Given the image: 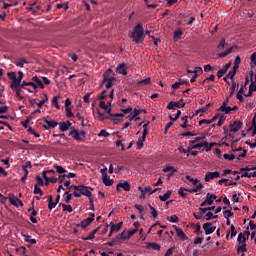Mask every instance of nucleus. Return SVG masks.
<instances>
[{
	"label": "nucleus",
	"mask_w": 256,
	"mask_h": 256,
	"mask_svg": "<svg viewBox=\"0 0 256 256\" xmlns=\"http://www.w3.org/2000/svg\"><path fill=\"white\" fill-rule=\"evenodd\" d=\"M129 37L136 44L143 43V41H145V29H143V23H138L133 31H129Z\"/></svg>",
	"instance_id": "1"
},
{
	"label": "nucleus",
	"mask_w": 256,
	"mask_h": 256,
	"mask_svg": "<svg viewBox=\"0 0 256 256\" xmlns=\"http://www.w3.org/2000/svg\"><path fill=\"white\" fill-rule=\"evenodd\" d=\"M89 189H91V187L82 184L80 185V189L78 190V192L74 191L72 195H74V197L76 198H80L81 195H83L84 197H88V199H90L91 197H93V193H91Z\"/></svg>",
	"instance_id": "2"
},
{
	"label": "nucleus",
	"mask_w": 256,
	"mask_h": 256,
	"mask_svg": "<svg viewBox=\"0 0 256 256\" xmlns=\"http://www.w3.org/2000/svg\"><path fill=\"white\" fill-rule=\"evenodd\" d=\"M70 135L73 139H75V141H84L85 140V137L87 135V133H85L84 130H81L79 132V130L73 128L71 131H70Z\"/></svg>",
	"instance_id": "3"
},
{
	"label": "nucleus",
	"mask_w": 256,
	"mask_h": 256,
	"mask_svg": "<svg viewBox=\"0 0 256 256\" xmlns=\"http://www.w3.org/2000/svg\"><path fill=\"white\" fill-rule=\"evenodd\" d=\"M176 107L177 109H183V107H185V102H183V98H181L179 101H170L167 104L166 109H168L169 111H172Z\"/></svg>",
	"instance_id": "4"
},
{
	"label": "nucleus",
	"mask_w": 256,
	"mask_h": 256,
	"mask_svg": "<svg viewBox=\"0 0 256 256\" xmlns=\"http://www.w3.org/2000/svg\"><path fill=\"white\" fill-rule=\"evenodd\" d=\"M43 121L45 122V124L42 125V127L46 130L49 129H55V127H57V125H59V123L53 119H48L47 117L43 118Z\"/></svg>",
	"instance_id": "5"
},
{
	"label": "nucleus",
	"mask_w": 256,
	"mask_h": 256,
	"mask_svg": "<svg viewBox=\"0 0 256 256\" xmlns=\"http://www.w3.org/2000/svg\"><path fill=\"white\" fill-rule=\"evenodd\" d=\"M231 133H237L240 129H243V122L241 120H235L232 124L229 125Z\"/></svg>",
	"instance_id": "6"
},
{
	"label": "nucleus",
	"mask_w": 256,
	"mask_h": 256,
	"mask_svg": "<svg viewBox=\"0 0 256 256\" xmlns=\"http://www.w3.org/2000/svg\"><path fill=\"white\" fill-rule=\"evenodd\" d=\"M8 200L11 205L14 207H23V201H21L19 198L15 197V194H9Z\"/></svg>",
	"instance_id": "7"
},
{
	"label": "nucleus",
	"mask_w": 256,
	"mask_h": 256,
	"mask_svg": "<svg viewBox=\"0 0 256 256\" xmlns=\"http://www.w3.org/2000/svg\"><path fill=\"white\" fill-rule=\"evenodd\" d=\"M121 189H123L124 191H131V184L129 183V181H124L121 180L117 186H116V191H121Z\"/></svg>",
	"instance_id": "8"
},
{
	"label": "nucleus",
	"mask_w": 256,
	"mask_h": 256,
	"mask_svg": "<svg viewBox=\"0 0 256 256\" xmlns=\"http://www.w3.org/2000/svg\"><path fill=\"white\" fill-rule=\"evenodd\" d=\"M203 230L205 231V235H211L215 233L216 226H213V223L207 222L202 225Z\"/></svg>",
	"instance_id": "9"
},
{
	"label": "nucleus",
	"mask_w": 256,
	"mask_h": 256,
	"mask_svg": "<svg viewBox=\"0 0 256 256\" xmlns=\"http://www.w3.org/2000/svg\"><path fill=\"white\" fill-rule=\"evenodd\" d=\"M28 213H31L30 215V221L31 223H38L37 221V210L35 209V201H32V207L28 209Z\"/></svg>",
	"instance_id": "10"
},
{
	"label": "nucleus",
	"mask_w": 256,
	"mask_h": 256,
	"mask_svg": "<svg viewBox=\"0 0 256 256\" xmlns=\"http://www.w3.org/2000/svg\"><path fill=\"white\" fill-rule=\"evenodd\" d=\"M219 177H221V173H219V172H207L205 174L204 179H205L206 183H209V181H211V179H217Z\"/></svg>",
	"instance_id": "11"
},
{
	"label": "nucleus",
	"mask_w": 256,
	"mask_h": 256,
	"mask_svg": "<svg viewBox=\"0 0 256 256\" xmlns=\"http://www.w3.org/2000/svg\"><path fill=\"white\" fill-rule=\"evenodd\" d=\"M111 75L115 77V73H113V69L109 68L103 74V80L101 82V85H105V83L107 82V79H111L112 77Z\"/></svg>",
	"instance_id": "12"
},
{
	"label": "nucleus",
	"mask_w": 256,
	"mask_h": 256,
	"mask_svg": "<svg viewBox=\"0 0 256 256\" xmlns=\"http://www.w3.org/2000/svg\"><path fill=\"white\" fill-rule=\"evenodd\" d=\"M230 67H231V62H228L225 64V66L222 67V69H219L217 71L218 79H221V77H223V75H225V73H227V71H229Z\"/></svg>",
	"instance_id": "13"
},
{
	"label": "nucleus",
	"mask_w": 256,
	"mask_h": 256,
	"mask_svg": "<svg viewBox=\"0 0 256 256\" xmlns=\"http://www.w3.org/2000/svg\"><path fill=\"white\" fill-rule=\"evenodd\" d=\"M125 67H127V64L125 63L118 64L116 67V73H119V75H127V69Z\"/></svg>",
	"instance_id": "14"
},
{
	"label": "nucleus",
	"mask_w": 256,
	"mask_h": 256,
	"mask_svg": "<svg viewBox=\"0 0 256 256\" xmlns=\"http://www.w3.org/2000/svg\"><path fill=\"white\" fill-rule=\"evenodd\" d=\"M175 231L178 235V237L182 240V241H187V239H189V237L187 236V234L185 232H183V230L177 226H175Z\"/></svg>",
	"instance_id": "15"
},
{
	"label": "nucleus",
	"mask_w": 256,
	"mask_h": 256,
	"mask_svg": "<svg viewBox=\"0 0 256 256\" xmlns=\"http://www.w3.org/2000/svg\"><path fill=\"white\" fill-rule=\"evenodd\" d=\"M215 199H217V195L211 194V193L206 194L205 201H206L207 205H213V201H215Z\"/></svg>",
	"instance_id": "16"
},
{
	"label": "nucleus",
	"mask_w": 256,
	"mask_h": 256,
	"mask_svg": "<svg viewBox=\"0 0 256 256\" xmlns=\"http://www.w3.org/2000/svg\"><path fill=\"white\" fill-rule=\"evenodd\" d=\"M90 223H93V218H86L80 222L79 226L82 227V229H87Z\"/></svg>",
	"instance_id": "17"
},
{
	"label": "nucleus",
	"mask_w": 256,
	"mask_h": 256,
	"mask_svg": "<svg viewBox=\"0 0 256 256\" xmlns=\"http://www.w3.org/2000/svg\"><path fill=\"white\" fill-rule=\"evenodd\" d=\"M163 172L164 173H169L170 172L168 176L173 177V174L177 173V169L173 166H167V167L163 168Z\"/></svg>",
	"instance_id": "18"
},
{
	"label": "nucleus",
	"mask_w": 256,
	"mask_h": 256,
	"mask_svg": "<svg viewBox=\"0 0 256 256\" xmlns=\"http://www.w3.org/2000/svg\"><path fill=\"white\" fill-rule=\"evenodd\" d=\"M241 246L238 247L237 253H247V239L244 238Z\"/></svg>",
	"instance_id": "19"
},
{
	"label": "nucleus",
	"mask_w": 256,
	"mask_h": 256,
	"mask_svg": "<svg viewBox=\"0 0 256 256\" xmlns=\"http://www.w3.org/2000/svg\"><path fill=\"white\" fill-rule=\"evenodd\" d=\"M115 81H117V78H115V76H111L110 78H108L104 83L106 89H111V87H113V82Z\"/></svg>",
	"instance_id": "20"
},
{
	"label": "nucleus",
	"mask_w": 256,
	"mask_h": 256,
	"mask_svg": "<svg viewBox=\"0 0 256 256\" xmlns=\"http://www.w3.org/2000/svg\"><path fill=\"white\" fill-rule=\"evenodd\" d=\"M55 207H57L56 202H53V196L49 195L48 196V209L49 211H53V209H55Z\"/></svg>",
	"instance_id": "21"
},
{
	"label": "nucleus",
	"mask_w": 256,
	"mask_h": 256,
	"mask_svg": "<svg viewBox=\"0 0 256 256\" xmlns=\"http://www.w3.org/2000/svg\"><path fill=\"white\" fill-rule=\"evenodd\" d=\"M147 249H153V251H161V246L155 242H149L147 244Z\"/></svg>",
	"instance_id": "22"
},
{
	"label": "nucleus",
	"mask_w": 256,
	"mask_h": 256,
	"mask_svg": "<svg viewBox=\"0 0 256 256\" xmlns=\"http://www.w3.org/2000/svg\"><path fill=\"white\" fill-rule=\"evenodd\" d=\"M32 81L35 83V85H37V88L39 87L40 89H45V85L39 79V77H37V76L32 77Z\"/></svg>",
	"instance_id": "23"
},
{
	"label": "nucleus",
	"mask_w": 256,
	"mask_h": 256,
	"mask_svg": "<svg viewBox=\"0 0 256 256\" xmlns=\"http://www.w3.org/2000/svg\"><path fill=\"white\" fill-rule=\"evenodd\" d=\"M10 89H12L13 91H15V93H18V94H19V93H21V89H25V87H23L22 84L16 85V84L11 83Z\"/></svg>",
	"instance_id": "24"
},
{
	"label": "nucleus",
	"mask_w": 256,
	"mask_h": 256,
	"mask_svg": "<svg viewBox=\"0 0 256 256\" xmlns=\"http://www.w3.org/2000/svg\"><path fill=\"white\" fill-rule=\"evenodd\" d=\"M171 195H173V191L168 190L164 195H162V196L160 195V196H159V199H160V201L165 202V201H167L168 199H170Z\"/></svg>",
	"instance_id": "25"
},
{
	"label": "nucleus",
	"mask_w": 256,
	"mask_h": 256,
	"mask_svg": "<svg viewBox=\"0 0 256 256\" xmlns=\"http://www.w3.org/2000/svg\"><path fill=\"white\" fill-rule=\"evenodd\" d=\"M182 35H183V30L181 29H178L174 32L173 40L175 41V43H177V41L181 39Z\"/></svg>",
	"instance_id": "26"
},
{
	"label": "nucleus",
	"mask_w": 256,
	"mask_h": 256,
	"mask_svg": "<svg viewBox=\"0 0 256 256\" xmlns=\"http://www.w3.org/2000/svg\"><path fill=\"white\" fill-rule=\"evenodd\" d=\"M233 49H234L233 46L230 47V48L227 49L226 51H224V52L218 54V57H219L220 59H223L224 57H227V55H231V53H233Z\"/></svg>",
	"instance_id": "27"
},
{
	"label": "nucleus",
	"mask_w": 256,
	"mask_h": 256,
	"mask_svg": "<svg viewBox=\"0 0 256 256\" xmlns=\"http://www.w3.org/2000/svg\"><path fill=\"white\" fill-rule=\"evenodd\" d=\"M157 191H159V188L153 189L151 188V186L145 187L144 190H142V193H145L147 195V193H149L150 195H153V193H157Z\"/></svg>",
	"instance_id": "28"
},
{
	"label": "nucleus",
	"mask_w": 256,
	"mask_h": 256,
	"mask_svg": "<svg viewBox=\"0 0 256 256\" xmlns=\"http://www.w3.org/2000/svg\"><path fill=\"white\" fill-rule=\"evenodd\" d=\"M102 181L106 187H111L113 185L114 181L109 176L103 177Z\"/></svg>",
	"instance_id": "29"
},
{
	"label": "nucleus",
	"mask_w": 256,
	"mask_h": 256,
	"mask_svg": "<svg viewBox=\"0 0 256 256\" xmlns=\"http://www.w3.org/2000/svg\"><path fill=\"white\" fill-rule=\"evenodd\" d=\"M59 206L62 207L64 212L67 211L68 213H73V206L70 204L66 205L64 203H60Z\"/></svg>",
	"instance_id": "30"
},
{
	"label": "nucleus",
	"mask_w": 256,
	"mask_h": 256,
	"mask_svg": "<svg viewBox=\"0 0 256 256\" xmlns=\"http://www.w3.org/2000/svg\"><path fill=\"white\" fill-rule=\"evenodd\" d=\"M244 86H241L237 95H236V98L238 99V101H240V103H243V101H245V98H243V91H244Z\"/></svg>",
	"instance_id": "31"
},
{
	"label": "nucleus",
	"mask_w": 256,
	"mask_h": 256,
	"mask_svg": "<svg viewBox=\"0 0 256 256\" xmlns=\"http://www.w3.org/2000/svg\"><path fill=\"white\" fill-rule=\"evenodd\" d=\"M23 77H24L23 71H19V72H18V77L16 78L14 84H16V85H22V84H21V81H23Z\"/></svg>",
	"instance_id": "32"
},
{
	"label": "nucleus",
	"mask_w": 256,
	"mask_h": 256,
	"mask_svg": "<svg viewBox=\"0 0 256 256\" xmlns=\"http://www.w3.org/2000/svg\"><path fill=\"white\" fill-rule=\"evenodd\" d=\"M116 239H120L121 241H127L129 239V235L127 231H123Z\"/></svg>",
	"instance_id": "33"
},
{
	"label": "nucleus",
	"mask_w": 256,
	"mask_h": 256,
	"mask_svg": "<svg viewBox=\"0 0 256 256\" xmlns=\"http://www.w3.org/2000/svg\"><path fill=\"white\" fill-rule=\"evenodd\" d=\"M218 111L226 113V115H229V113H231V106H220Z\"/></svg>",
	"instance_id": "34"
},
{
	"label": "nucleus",
	"mask_w": 256,
	"mask_h": 256,
	"mask_svg": "<svg viewBox=\"0 0 256 256\" xmlns=\"http://www.w3.org/2000/svg\"><path fill=\"white\" fill-rule=\"evenodd\" d=\"M226 45H227V42L225 41V38H222L217 46L218 51H223Z\"/></svg>",
	"instance_id": "35"
},
{
	"label": "nucleus",
	"mask_w": 256,
	"mask_h": 256,
	"mask_svg": "<svg viewBox=\"0 0 256 256\" xmlns=\"http://www.w3.org/2000/svg\"><path fill=\"white\" fill-rule=\"evenodd\" d=\"M47 101H49V97L47 96V94H44V99H42L40 102L36 103V105H37V107H39V109H41V107H43V105L46 104Z\"/></svg>",
	"instance_id": "36"
},
{
	"label": "nucleus",
	"mask_w": 256,
	"mask_h": 256,
	"mask_svg": "<svg viewBox=\"0 0 256 256\" xmlns=\"http://www.w3.org/2000/svg\"><path fill=\"white\" fill-rule=\"evenodd\" d=\"M217 215H213L212 212H208L206 213L205 216H203V219H205L206 221H211V219H217Z\"/></svg>",
	"instance_id": "37"
},
{
	"label": "nucleus",
	"mask_w": 256,
	"mask_h": 256,
	"mask_svg": "<svg viewBox=\"0 0 256 256\" xmlns=\"http://www.w3.org/2000/svg\"><path fill=\"white\" fill-rule=\"evenodd\" d=\"M54 169L56 170V173H59L60 175H63V173H67V170L59 165H54Z\"/></svg>",
	"instance_id": "38"
},
{
	"label": "nucleus",
	"mask_w": 256,
	"mask_h": 256,
	"mask_svg": "<svg viewBox=\"0 0 256 256\" xmlns=\"http://www.w3.org/2000/svg\"><path fill=\"white\" fill-rule=\"evenodd\" d=\"M151 83V78L150 77H147L146 79H143V80H140L138 82V85L140 87H143L144 85H149Z\"/></svg>",
	"instance_id": "39"
},
{
	"label": "nucleus",
	"mask_w": 256,
	"mask_h": 256,
	"mask_svg": "<svg viewBox=\"0 0 256 256\" xmlns=\"http://www.w3.org/2000/svg\"><path fill=\"white\" fill-rule=\"evenodd\" d=\"M148 207H149V209L151 211L152 217L154 219H157V217H159V214L157 213V210L153 206H151V204H148Z\"/></svg>",
	"instance_id": "40"
},
{
	"label": "nucleus",
	"mask_w": 256,
	"mask_h": 256,
	"mask_svg": "<svg viewBox=\"0 0 256 256\" xmlns=\"http://www.w3.org/2000/svg\"><path fill=\"white\" fill-rule=\"evenodd\" d=\"M97 113H98V119H99L100 121H105V119H111V117H109V116L103 114V112H101V110H98Z\"/></svg>",
	"instance_id": "41"
},
{
	"label": "nucleus",
	"mask_w": 256,
	"mask_h": 256,
	"mask_svg": "<svg viewBox=\"0 0 256 256\" xmlns=\"http://www.w3.org/2000/svg\"><path fill=\"white\" fill-rule=\"evenodd\" d=\"M34 195H39L40 197H43V190L40 189L39 186L34 185Z\"/></svg>",
	"instance_id": "42"
},
{
	"label": "nucleus",
	"mask_w": 256,
	"mask_h": 256,
	"mask_svg": "<svg viewBox=\"0 0 256 256\" xmlns=\"http://www.w3.org/2000/svg\"><path fill=\"white\" fill-rule=\"evenodd\" d=\"M37 187H43L45 185V182H43V178L40 176L35 177Z\"/></svg>",
	"instance_id": "43"
},
{
	"label": "nucleus",
	"mask_w": 256,
	"mask_h": 256,
	"mask_svg": "<svg viewBox=\"0 0 256 256\" xmlns=\"http://www.w3.org/2000/svg\"><path fill=\"white\" fill-rule=\"evenodd\" d=\"M236 88H237V82H235V80H233L232 84H231V87H230L229 97H233V93H235Z\"/></svg>",
	"instance_id": "44"
},
{
	"label": "nucleus",
	"mask_w": 256,
	"mask_h": 256,
	"mask_svg": "<svg viewBox=\"0 0 256 256\" xmlns=\"http://www.w3.org/2000/svg\"><path fill=\"white\" fill-rule=\"evenodd\" d=\"M25 63H28L27 62V59L25 58H20L18 61H16L15 65L17 67H24Z\"/></svg>",
	"instance_id": "45"
},
{
	"label": "nucleus",
	"mask_w": 256,
	"mask_h": 256,
	"mask_svg": "<svg viewBox=\"0 0 256 256\" xmlns=\"http://www.w3.org/2000/svg\"><path fill=\"white\" fill-rule=\"evenodd\" d=\"M22 87H32L34 89H37V84H35L34 82H22Z\"/></svg>",
	"instance_id": "46"
},
{
	"label": "nucleus",
	"mask_w": 256,
	"mask_h": 256,
	"mask_svg": "<svg viewBox=\"0 0 256 256\" xmlns=\"http://www.w3.org/2000/svg\"><path fill=\"white\" fill-rule=\"evenodd\" d=\"M203 147H204L206 153H209V151H211V149H213V144H209V142L204 141Z\"/></svg>",
	"instance_id": "47"
},
{
	"label": "nucleus",
	"mask_w": 256,
	"mask_h": 256,
	"mask_svg": "<svg viewBox=\"0 0 256 256\" xmlns=\"http://www.w3.org/2000/svg\"><path fill=\"white\" fill-rule=\"evenodd\" d=\"M167 221H170V223H179V217L177 215H172L167 217Z\"/></svg>",
	"instance_id": "48"
},
{
	"label": "nucleus",
	"mask_w": 256,
	"mask_h": 256,
	"mask_svg": "<svg viewBox=\"0 0 256 256\" xmlns=\"http://www.w3.org/2000/svg\"><path fill=\"white\" fill-rule=\"evenodd\" d=\"M237 236V230H235V225H231L230 227V239H233V237Z\"/></svg>",
	"instance_id": "49"
},
{
	"label": "nucleus",
	"mask_w": 256,
	"mask_h": 256,
	"mask_svg": "<svg viewBox=\"0 0 256 256\" xmlns=\"http://www.w3.org/2000/svg\"><path fill=\"white\" fill-rule=\"evenodd\" d=\"M180 117H181V110H178L176 115L174 116V118H173V116L170 115L169 119L173 123V122L177 121V119H179Z\"/></svg>",
	"instance_id": "50"
},
{
	"label": "nucleus",
	"mask_w": 256,
	"mask_h": 256,
	"mask_svg": "<svg viewBox=\"0 0 256 256\" xmlns=\"http://www.w3.org/2000/svg\"><path fill=\"white\" fill-rule=\"evenodd\" d=\"M39 9H41L40 6H37L35 4L30 5V7L27 8L28 11H33L34 13H37V11H39Z\"/></svg>",
	"instance_id": "51"
},
{
	"label": "nucleus",
	"mask_w": 256,
	"mask_h": 256,
	"mask_svg": "<svg viewBox=\"0 0 256 256\" xmlns=\"http://www.w3.org/2000/svg\"><path fill=\"white\" fill-rule=\"evenodd\" d=\"M185 191H187V188L185 187H181L179 190H178V195H180V197H187V193H185Z\"/></svg>",
	"instance_id": "52"
},
{
	"label": "nucleus",
	"mask_w": 256,
	"mask_h": 256,
	"mask_svg": "<svg viewBox=\"0 0 256 256\" xmlns=\"http://www.w3.org/2000/svg\"><path fill=\"white\" fill-rule=\"evenodd\" d=\"M135 209L139 211L140 215H145V208L139 204L134 205Z\"/></svg>",
	"instance_id": "53"
},
{
	"label": "nucleus",
	"mask_w": 256,
	"mask_h": 256,
	"mask_svg": "<svg viewBox=\"0 0 256 256\" xmlns=\"http://www.w3.org/2000/svg\"><path fill=\"white\" fill-rule=\"evenodd\" d=\"M64 195H66L65 203L69 205V203H71V199H73V194H69V192H65Z\"/></svg>",
	"instance_id": "54"
},
{
	"label": "nucleus",
	"mask_w": 256,
	"mask_h": 256,
	"mask_svg": "<svg viewBox=\"0 0 256 256\" xmlns=\"http://www.w3.org/2000/svg\"><path fill=\"white\" fill-rule=\"evenodd\" d=\"M225 119H227V116H225V115L220 116L219 120L217 122V126L221 127L225 123Z\"/></svg>",
	"instance_id": "55"
},
{
	"label": "nucleus",
	"mask_w": 256,
	"mask_h": 256,
	"mask_svg": "<svg viewBox=\"0 0 256 256\" xmlns=\"http://www.w3.org/2000/svg\"><path fill=\"white\" fill-rule=\"evenodd\" d=\"M9 79L12 81V83H15L17 74L15 72H9L8 74Z\"/></svg>",
	"instance_id": "56"
},
{
	"label": "nucleus",
	"mask_w": 256,
	"mask_h": 256,
	"mask_svg": "<svg viewBox=\"0 0 256 256\" xmlns=\"http://www.w3.org/2000/svg\"><path fill=\"white\" fill-rule=\"evenodd\" d=\"M111 134L109 132H107V130L102 129L99 133H98V137H109Z\"/></svg>",
	"instance_id": "57"
},
{
	"label": "nucleus",
	"mask_w": 256,
	"mask_h": 256,
	"mask_svg": "<svg viewBox=\"0 0 256 256\" xmlns=\"http://www.w3.org/2000/svg\"><path fill=\"white\" fill-rule=\"evenodd\" d=\"M223 215L225 217V219H229V217H233V215H235L233 212H231V210H225L223 211Z\"/></svg>",
	"instance_id": "58"
},
{
	"label": "nucleus",
	"mask_w": 256,
	"mask_h": 256,
	"mask_svg": "<svg viewBox=\"0 0 256 256\" xmlns=\"http://www.w3.org/2000/svg\"><path fill=\"white\" fill-rule=\"evenodd\" d=\"M194 233L196 234V235H201V233H203V231H201V225H199V224H196V225H194Z\"/></svg>",
	"instance_id": "59"
},
{
	"label": "nucleus",
	"mask_w": 256,
	"mask_h": 256,
	"mask_svg": "<svg viewBox=\"0 0 256 256\" xmlns=\"http://www.w3.org/2000/svg\"><path fill=\"white\" fill-rule=\"evenodd\" d=\"M223 157L226 161H233L235 159V154H224Z\"/></svg>",
	"instance_id": "60"
},
{
	"label": "nucleus",
	"mask_w": 256,
	"mask_h": 256,
	"mask_svg": "<svg viewBox=\"0 0 256 256\" xmlns=\"http://www.w3.org/2000/svg\"><path fill=\"white\" fill-rule=\"evenodd\" d=\"M59 129H60V131H67L69 128L65 122H60Z\"/></svg>",
	"instance_id": "61"
},
{
	"label": "nucleus",
	"mask_w": 256,
	"mask_h": 256,
	"mask_svg": "<svg viewBox=\"0 0 256 256\" xmlns=\"http://www.w3.org/2000/svg\"><path fill=\"white\" fill-rule=\"evenodd\" d=\"M143 143H145V140H143V138H139L136 142L137 149H143Z\"/></svg>",
	"instance_id": "62"
},
{
	"label": "nucleus",
	"mask_w": 256,
	"mask_h": 256,
	"mask_svg": "<svg viewBox=\"0 0 256 256\" xmlns=\"http://www.w3.org/2000/svg\"><path fill=\"white\" fill-rule=\"evenodd\" d=\"M66 117H75V114H73V111H71V107L66 108Z\"/></svg>",
	"instance_id": "63"
},
{
	"label": "nucleus",
	"mask_w": 256,
	"mask_h": 256,
	"mask_svg": "<svg viewBox=\"0 0 256 256\" xmlns=\"http://www.w3.org/2000/svg\"><path fill=\"white\" fill-rule=\"evenodd\" d=\"M98 99H100V101H103V99H107V90H103V91L100 93Z\"/></svg>",
	"instance_id": "64"
}]
</instances>
